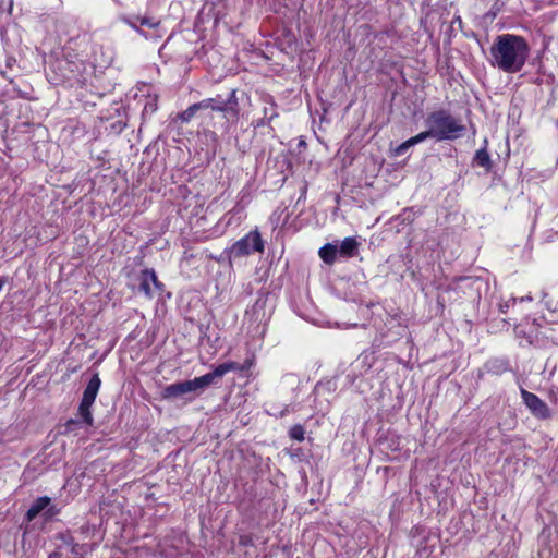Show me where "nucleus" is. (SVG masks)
Here are the masks:
<instances>
[{"instance_id":"nucleus-1","label":"nucleus","mask_w":558,"mask_h":558,"mask_svg":"<svg viewBox=\"0 0 558 558\" xmlns=\"http://www.w3.org/2000/svg\"><path fill=\"white\" fill-rule=\"evenodd\" d=\"M530 53L526 40L518 35L502 34L490 47L492 64L506 73H517L524 66Z\"/></svg>"},{"instance_id":"nucleus-2","label":"nucleus","mask_w":558,"mask_h":558,"mask_svg":"<svg viewBox=\"0 0 558 558\" xmlns=\"http://www.w3.org/2000/svg\"><path fill=\"white\" fill-rule=\"evenodd\" d=\"M426 124L438 142L457 140L465 131V126L446 110L432 112L426 119Z\"/></svg>"},{"instance_id":"nucleus-3","label":"nucleus","mask_w":558,"mask_h":558,"mask_svg":"<svg viewBox=\"0 0 558 558\" xmlns=\"http://www.w3.org/2000/svg\"><path fill=\"white\" fill-rule=\"evenodd\" d=\"M213 373H207L191 380H184L166 386L161 391L162 399L175 400L192 392H198L214 383Z\"/></svg>"},{"instance_id":"nucleus-4","label":"nucleus","mask_w":558,"mask_h":558,"mask_svg":"<svg viewBox=\"0 0 558 558\" xmlns=\"http://www.w3.org/2000/svg\"><path fill=\"white\" fill-rule=\"evenodd\" d=\"M69 50L70 47L65 46L64 54L52 63V70L61 81L75 80L85 70L84 61L76 56H72Z\"/></svg>"},{"instance_id":"nucleus-5","label":"nucleus","mask_w":558,"mask_h":558,"mask_svg":"<svg viewBox=\"0 0 558 558\" xmlns=\"http://www.w3.org/2000/svg\"><path fill=\"white\" fill-rule=\"evenodd\" d=\"M265 250L264 241L257 229L248 232L245 236L238 240L230 248V254L234 257L251 255L252 253H263Z\"/></svg>"},{"instance_id":"nucleus-6","label":"nucleus","mask_w":558,"mask_h":558,"mask_svg":"<svg viewBox=\"0 0 558 558\" xmlns=\"http://www.w3.org/2000/svg\"><path fill=\"white\" fill-rule=\"evenodd\" d=\"M235 90L230 92V96L226 101L218 100L216 98H206L197 102L201 110L211 109L215 111L231 113L233 117H238V100Z\"/></svg>"},{"instance_id":"nucleus-7","label":"nucleus","mask_w":558,"mask_h":558,"mask_svg":"<svg viewBox=\"0 0 558 558\" xmlns=\"http://www.w3.org/2000/svg\"><path fill=\"white\" fill-rule=\"evenodd\" d=\"M521 397L531 413L539 418H549L551 413L548 405L535 393L521 389Z\"/></svg>"},{"instance_id":"nucleus-8","label":"nucleus","mask_w":558,"mask_h":558,"mask_svg":"<svg viewBox=\"0 0 558 558\" xmlns=\"http://www.w3.org/2000/svg\"><path fill=\"white\" fill-rule=\"evenodd\" d=\"M138 281L140 291L149 299L154 298L155 291H161L163 288V284L158 280L157 275L153 269L142 270Z\"/></svg>"},{"instance_id":"nucleus-9","label":"nucleus","mask_w":558,"mask_h":558,"mask_svg":"<svg viewBox=\"0 0 558 558\" xmlns=\"http://www.w3.org/2000/svg\"><path fill=\"white\" fill-rule=\"evenodd\" d=\"M253 364L254 357L246 359L242 364H239L236 362H227L215 367V369L211 373L214 375V378L216 379L222 377L223 375L231 371H248L253 366Z\"/></svg>"},{"instance_id":"nucleus-10","label":"nucleus","mask_w":558,"mask_h":558,"mask_svg":"<svg viewBox=\"0 0 558 558\" xmlns=\"http://www.w3.org/2000/svg\"><path fill=\"white\" fill-rule=\"evenodd\" d=\"M360 243L356 238L348 236L338 246V253L340 257L350 258L357 254Z\"/></svg>"},{"instance_id":"nucleus-11","label":"nucleus","mask_w":558,"mask_h":558,"mask_svg":"<svg viewBox=\"0 0 558 558\" xmlns=\"http://www.w3.org/2000/svg\"><path fill=\"white\" fill-rule=\"evenodd\" d=\"M100 384H101V380L98 376V374H95L88 381L84 392H83V397H82V400L83 402H85V404L87 403H94L95 402V399L97 397V393L99 391V388H100Z\"/></svg>"},{"instance_id":"nucleus-12","label":"nucleus","mask_w":558,"mask_h":558,"mask_svg":"<svg viewBox=\"0 0 558 558\" xmlns=\"http://www.w3.org/2000/svg\"><path fill=\"white\" fill-rule=\"evenodd\" d=\"M318 255L325 264L333 265L337 259V255H339L338 245L327 243L319 248Z\"/></svg>"},{"instance_id":"nucleus-13","label":"nucleus","mask_w":558,"mask_h":558,"mask_svg":"<svg viewBox=\"0 0 558 558\" xmlns=\"http://www.w3.org/2000/svg\"><path fill=\"white\" fill-rule=\"evenodd\" d=\"M50 501L51 499L47 496L37 498L26 512L27 520H34L46 507L49 506Z\"/></svg>"},{"instance_id":"nucleus-14","label":"nucleus","mask_w":558,"mask_h":558,"mask_svg":"<svg viewBox=\"0 0 558 558\" xmlns=\"http://www.w3.org/2000/svg\"><path fill=\"white\" fill-rule=\"evenodd\" d=\"M136 21H138L141 26H146V27L155 29L154 35L149 36V38H161L162 37V34L158 29L160 26V21L153 19V17L140 16V15H136Z\"/></svg>"},{"instance_id":"nucleus-15","label":"nucleus","mask_w":558,"mask_h":558,"mask_svg":"<svg viewBox=\"0 0 558 558\" xmlns=\"http://www.w3.org/2000/svg\"><path fill=\"white\" fill-rule=\"evenodd\" d=\"M474 161L477 163V166L483 167L486 170L492 168L490 157L486 148H481L476 151Z\"/></svg>"},{"instance_id":"nucleus-16","label":"nucleus","mask_w":558,"mask_h":558,"mask_svg":"<svg viewBox=\"0 0 558 558\" xmlns=\"http://www.w3.org/2000/svg\"><path fill=\"white\" fill-rule=\"evenodd\" d=\"M199 107L197 105V102L191 105L190 107H187V109H185L184 111H182L181 113H179L175 118V120H179L181 121L182 123H187L190 122L194 117L195 114L199 111Z\"/></svg>"},{"instance_id":"nucleus-17","label":"nucleus","mask_w":558,"mask_h":558,"mask_svg":"<svg viewBox=\"0 0 558 558\" xmlns=\"http://www.w3.org/2000/svg\"><path fill=\"white\" fill-rule=\"evenodd\" d=\"M92 405V403L85 404V402L81 401L78 407V414L81 415L83 422L88 426H92L94 423V418L90 412Z\"/></svg>"},{"instance_id":"nucleus-18","label":"nucleus","mask_w":558,"mask_h":558,"mask_svg":"<svg viewBox=\"0 0 558 558\" xmlns=\"http://www.w3.org/2000/svg\"><path fill=\"white\" fill-rule=\"evenodd\" d=\"M305 430L301 424L293 425L289 430V436L298 441L304 440Z\"/></svg>"},{"instance_id":"nucleus-19","label":"nucleus","mask_w":558,"mask_h":558,"mask_svg":"<svg viewBox=\"0 0 558 558\" xmlns=\"http://www.w3.org/2000/svg\"><path fill=\"white\" fill-rule=\"evenodd\" d=\"M131 28H133L135 32H137L141 36H143L144 38L146 39H149V35L147 34V32H145L144 29H142L140 26H138V21H136V16H133V17H126L123 20Z\"/></svg>"},{"instance_id":"nucleus-20","label":"nucleus","mask_w":558,"mask_h":558,"mask_svg":"<svg viewBox=\"0 0 558 558\" xmlns=\"http://www.w3.org/2000/svg\"><path fill=\"white\" fill-rule=\"evenodd\" d=\"M428 137H433L434 138V134L432 133V130H430L429 126H428V129L426 131L421 132L417 135L411 137L410 138V143H412V145L414 146V145L425 141Z\"/></svg>"},{"instance_id":"nucleus-21","label":"nucleus","mask_w":558,"mask_h":558,"mask_svg":"<svg viewBox=\"0 0 558 558\" xmlns=\"http://www.w3.org/2000/svg\"><path fill=\"white\" fill-rule=\"evenodd\" d=\"M544 303L547 310L555 315L554 320L558 322V301L549 299L545 300Z\"/></svg>"},{"instance_id":"nucleus-22","label":"nucleus","mask_w":558,"mask_h":558,"mask_svg":"<svg viewBox=\"0 0 558 558\" xmlns=\"http://www.w3.org/2000/svg\"><path fill=\"white\" fill-rule=\"evenodd\" d=\"M412 143H410V138L407 140L405 142H403L402 144H400L396 149H395V155L396 156H401L403 155L410 147H412Z\"/></svg>"},{"instance_id":"nucleus-23","label":"nucleus","mask_w":558,"mask_h":558,"mask_svg":"<svg viewBox=\"0 0 558 558\" xmlns=\"http://www.w3.org/2000/svg\"><path fill=\"white\" fill-rule=\"evenodd\" d=\"M510 302L514 304V303H515V300H514V299H512V300H509V301H507V302H505V303H500V304H499V310H500V312L506 313V312H507V310H508V308H509V306H510V304H509Z\"/></svg>"},{"instance_id":"nucleus-24","label":"nucleus","mask_w":558,"mask_h":558,"mask_svg":"<svg viewBox=\"0 0 558 558\" xmlns=\"http://www.w3.org/2000/svg\"><path fill=\"white\" fill-rule=\"evenodd\" d=\"M240 543L242 545H248L252 543V538L250 536H241L240 537Z\"/></svg>"},{"instance_id":"nucleus-25","label":"nucleus","mask_w":558,"mask_h":558,"mask_svg":"<svg viewBox=\"0 0 558 558\" xmlns=\"http://www.w3.org/2000/svg\"><path fill=\"white\" fill-rule=\"evenodd\" d=\"M5 283H7V279L4 277H0V291L2 290V288L4 287Z\"/></svg>"},{"instance_id":"nucleus-26","label":"nucleus","mask_w":558,"mask_h":558,"mask_svg":"<svg viewBox=\"0 0 558 558\" xmlns=\"http://www.w3.org/2000/svg\"><path fill=\"white\" fill-rule=\"evenodd\" d=\"M74 424H76V421H74V420H69V421L66 422V428H68V429H70V428H71V426H72V425H74Z\"/></svg>"},{"instance_id":"nucleus-27","label":"nucleus","mask_w":558,"mask_h":558,"mask_svg":"<svg viewBox=\"0 0 558 558\" xmlns=\"http://www.w3.org/2000/svg\"><path fill=\"white\" fill-rule=\"evenodd\" d=\"M289 412V409L288 407H286L281 412H280V416H284L287 413Z\"/></svg>"}]
</instances>
